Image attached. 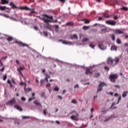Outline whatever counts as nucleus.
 <instances>
[{
	"instance_id": "nucleus-1",
	"label": "nucleus",
	"mask_w": 128,
	"mask_h": 128,
	"mask_svg": "<svg viewBox=\"0 0 128 128\" xmlns=\"http://www.w3.org/2000/svg\"><path fill=\"white\" fill-rule=\"evenodd\" d=\"M44 18H42L40 16H36V18H38L40 20H44L46 24H49V22H56V20L54 21V16H49L48 15L45 14H44Z\"/></svg>"
},
{
	"instance_id": "nucleus-2",
	"label": "nucleus",
	"mask_w": 128,
	"mask_h": 128,
	"mask_svg": "<svg viewBox=\"0 0 128 128\" xmlns=\"http://www.w3.org/2000/svg\"><path fill=\"white\" fill-rule=\"evenodd\" d=\"M120 62V58L116 57L114 59L112 57H109L107 60V64L110 66H114Z\"/></svg>"
},
{
	"instance_id": "nucleus-3",
	"label": "nucleus",
	"mask_w": 128,
	"mask_h": 128,
	"mask_svg": "<svg viewBox=\"0 0 128 128\" xmlns=\"http://www.w3.org/2000/svg\"><path fill=\"white\" fill-rule=\"evenodd\" d=\"M9 6H12V8H14L16 9L18 8L19 10H30V8L28 7V6H25L24 7H18L16 6L14 4V2H10Z\"/></svg>"
},
{
	"instance_id": "nucleus-4",
	"label": "nucleus",
	"mask_w": 128,
	"mask_h": 128,
	"mask_svg": "<svg viewBox=\"0 0 128 128\" xmlns=\"http://www.w3.org/2000/svg\"><path fill=\"white\" fill-rule=\"evenodd\" d=\"M74 114L71 116V117H70L71 120H78V113H76V112L73 110V111H72L70 113V114Z\"/></svg>"
},
{
	"instance_id": "nucleus-5",
	"label": "nucleus",
	"mask_w": 128,
	"mask_h": 128,
	"mask_svg": "<svg viewBox=\"0 0 128 128\" xmlns=\"http://www.w3.org/2000/svg\"><path fill=\"white\" fill-rule=\"evenodd\" d=\"M110 80L112 82H116V80H118V74H112L110 76Z\"/></svg>"
},
{
	"instance_id": "nucleus-6",
	"label": "nucleus",
	"mask_w": 128,
	"mask_h": 128,
	"mask_svg": "<svg viewBox=\"0 0 128 128\" xmlns=\"http://www.w3.org/2000/svg\"><path fill=\"white\" fill-rule=\"evenodd\" d=\"M106 24H109V26H114L116 25V22L112 20H106Z\"/></svg>"
},
{
	"instance_id": "nucleus-7",
	"label": "nucleus",
	"mask_w": 128,
	"mask_h": 128,
	"mask_svg": "<svg viewBox=\"0 0 128 128\" xmlns=\"http://www.w3.org/2000/svg\"><path fill=\"white\" fill-rule=\"evenodd\" d=\"M104 86H106V83L104 82H102L98 86V90L97 92H102V87Z\"/></svg>"
},
{
	"instance_id": "nucleus-8",
	"label": "nucleus",
	"mask_w": 128,
	"mask_h": 128,
	"mask_svg": "<svg viewBox=\"0 0 128 128\" xmlns=\"http://www.w3.org/2000/svg\"><path fill=\"white\" fill-rule=\"evenodd\" d=\"M15 44H18L20 46H28V44H26L20 41L16 40L15 42Z\"/></svg>"
},
{
	"instance_id": "nucleus-9",
	"label": "nucleus",
	"mask_w": 128,
	"mask_h": 128,
	"mask_svg": "<svg viewBox=\"0 0 128 128\" xmlns=\"http://www.w3.org/2000/svg\"><path fill=\"white\" fill-rule=\"evenodd\" d=\"M24 70V66H20V68H18V72H20V74L22 78H24V80H26V78H24V75H22V72H20V70Z\"/></svg>"
},
{
	"instance_id": "nucleus-10",
	"label": "nucleus",
	"mask_w": 128,
	"mask_h": 128,
	"mask_svg": "<svg viewBox=\"0 0 128 128\" xmlns=\"http://www.w3.org/2000/svg\"><path fill=\"white\" fill-rule=\"evenodd\" d=\"M114 32L115 34H124V32L120 29L114 30Z\"/></svg>"
},
{
	"instance_id": "nucleus-11",
	"label": "nucleus",
	"mask_w": 128,
	"mask_h": 128,
	"mask_svg": "<svg viewBox=\"0 0 128 128\" xmlns=\"http://www.w3.org/2000/svg\"><path fill=\"white\" fill-rule=\"evenodd\" d=\"M16 104V99L13 98L11 100L9 101L8 103V106H12Z\"/></svg>"
},
{
	"instance_id": "nucleus-12",
	"label": "nucleus",
	"mask_w": 128,
	"mask_h": 128,
	"mask_svg": "<svg viewBox=\"0 0 128 128\" xmlns=\"http://www.w3.org/2000/svg\"><path fill=\"white\" fill-rule=\"evenodd\" d=\"M36 96V93L33 92L32 93V98H30L28 99V102H32V100H36V96Z\"/></svg>"
},
{
	"instance_id": "nucleus-13",
	"label": "nucleus",
	"mask_w": 128,
	"mask_h": 128,
	"mask_svg": "<svg viewBox=\"0 0 128 128\" xmlns=\"http://www.w3.org/2000/svg\"><path fill=\"white\" fill-rule=\"evenodd\" d=\"M92 74V71L90 70V68H87L86 72V74Z\"/></svg>"
},
{
	"instance_id": "nucleus-14",
	"label": "nucleus",
	"mask_w": 128,
	"mask_h": 128,
	"mask_svg": "<svg viewBox=\"0 0 128 128\" xmlns=\"http://www.w3.org/2000/svg\"><path fill=\"white\" fill-rule=\"evenodd\" d=\"M70 38L71 40H74V38H75L76 40H78V37L76 34H74L73 35L70 36Z\"/></svg>"
},
{
	"instance_id": "nucleus-15",
	"label": "nucleus",
	"mask_w": 128,
	"mask_h": 128,
	"mask_svg": "<svg viewBox=\"0 0 128 128\" xmlns=\"http://www.w3.org/2000/svg\"><path fill=\"white\" fill-rule=\"evenodd\" d=\"M34 104L36 106H42V104L40 103L38 100L34 101Z\"/></svg>"
},
{
	"instance_id": "nucleus-16",
	"label": "nucleus",
	"mask_w": 128,
	"mask_h": 128,
	"mask_svg": "<svg viewBox=\"0 0 128 128\" xmlns=\"http://www.w3.org/2000/svg\"><path fill=\"white\" fill-rule=\"evenodd\" d=\"M14 108H16L17 110H20V112H22V107L18 106V105H15L14 106Z\"/></svg>"
},
{
	"instance_id": "nucleus-17",
	"label": "nucleus",
	"mask_w": 128,
	"mask_h": 128,
	"mask_svg": "<svg viewBox=\"0 0 128 128\" xmlns=\"http://www.w3.org/2000/svg\"><path fill=\"white\" fill-rule=\"evenodd\" d=\"M48 78H50V76L48 74H46L45 80H46V82H48Z\"/></svg>"
},
{
	"instance_id": "nucleus-18",
	"label": "nucleus",
	"mask_w": 128,
	"mask_h": 128,
	"mask_svg": "<svg viewBox=\"0 0 128 128\" xmlns=\"http://www.w3.org/2000/svg\"><path fill=\"white\" fill-rule=\"evenodd\" d=\"M12 40H14V38H12V37L10 36H8L6 38V40H8V42H12Z\"/></svg>"
},
{
	"instance_id": "nucleus-19",
	"label": "nucleus",
	"mask_w": 128,
	"mask_h": 128,
	"mask_svg": "<svg viewBox=\"0 0 128 128\" xmlns=\"http://www.w3.org/2000/svg\"><path fill=\"white\" fill-rule=\"evenodd\" d=\"M8 4V0H1L2 4Z\"/></svg>"
},
{
	"instance_id": "nucleus-20",
	"label": "nucleus",
	"mask_w": 128,
	"mask_h": 128,
	"mask_svg": "<svg viewBox=\"0 0 128 128\" xmlns=\"http://www.w3.org/2000/svg\"><path fill=\"white\" fill-rule=\"evenodd\" d=\"M118 50V47L114 45H113L111 47V50Z\"/></svg>"
},
{
	"instance_id": "nucleus-21",
	"label": "nucleus",
	"mask_w": 128,
	"mask_h": 128,
	"mask_svg": "<svg viewBox=\"0 0 128 128\" xmlns=\"http://www.w3.org/2000/svg\"><path fill=\"white\" fill-rule=\"evenodd\" d=\"M90 26H83L82 27V29L84 30H90Z\"/></svg>"
},
{
	"instance_id": "nucleus-22",
	"label": "nucleus",
	"mask_w": 128,
	"mask_h": 128,
	"mask_svg": "<svg viewBox=\"0 0 128 128\" xmlns=\"http://www.w3.org/2000/svg\"><path fill=\"white\" fill-rule=\"evenodd\" d=\"M98 76H100V74L98 72H96L94 74V78H98Z\"/></svg>"
},
{
	"instance_id": "nucleus-23",
	"label": "nucleus",
	"mask_w": 128,
	"mask_h": 128,
	"mask_svg": "<svg viewBox=\"0 0 128 128\" xmlns=\"http://www.w3.org/2000/svg\"><path fill=\"white\" fill-rule=\"evenodd\" d=\"M98 48H100V50H104V44H98Z\"/></svg>"
},
{
	"instance_id": "nucleus-24",
	"label": "nucleus",
	"mask_w": 128,
	"mask_h": 128,
	"mask_svg": "<svg viewBox=\"0 0 128 128\" xmlns=\"http://www.w3.org/2000/svg\"><path fill=\"white\" fill-rule=\"evenodd\" d=\"M102 32H104V34H106V32H108V29L106 27L105 28H103L102 29Z\"/></svg>"
},
{
	"instance_id": "nucleus-25",
	"label": "nucleus",
	"mask_w": 128,
	"mask_h": 128,
	"mask_svg": "<svg viewBox=\"0 0 128 128\" xmlns=\"http://www.w3.org/2000/svg\"><path fill=\"white\" fill-rule=\"evenodd\" d=\"M60 42H62V44H70V42H66V41H62V40H60Z\"/></svg>"
},
{
	"instance_id": "nucleus-26",
	"label": "nucleus",
	"mask_w": 128,
	"mask_h": 128,
	"mask_svg": "<svg viewBox=\"0 0 128 128\" xmlns=\"http://www.w3.org/2000/svg\"><path fill=\"white\" fill-rule=\"evenodd\" d=\"M128 92H124L122 95V98H126V96L128 95Z\"/></svg>"
},
{
	"instance_id": "nucleus-27",
	"label": "nucleus",
	"mask_w": 128,
	"mask_h": 128,
	"mask_svg": "<svg viewBox=\"0 0 128 128\" xmlns=\"http://www.w3.org/2000/svg\"><path fill=\"white\" fill-rule=\"evenodd\" d=\"M90 40L88 38H84L82 40V42H88Z\"/></svg>"
},
{
	"instance_id": "nucleus-28",
	"label": "nucleus",
	"mask_w": 128,
	"mask_h": 128,
	"mask_svg": "<svg viewBox=\"0 0 128 128\" xmlns=\"http://www.w3.org/2000/svg\"><path fill=\"white\" fill-rule=\"evenodd\" d=\"M66 24L67 26H74V23L72 22H67Z\"/></svg>"
},
{
	"instance_id": "nucleus-29",
	"label": "nucleus",
	"mask_w": 128,
	"mask_h": 128,
	"mask_svg": "<svg viewBox=\"0 0 128 128\" xmlns=\"http://www.w3.org/2000/svg\"><path fill=\"white\" fill-rule=\"evenodd\" d=\"M46 28H48V30H52V26L50 25H48V23L46 26Z\"/></svg>"
},
{
	"instance_id": "nucleus-30",
	"label": "nucleus",
	"mask_w": 128,
	"mask_h": 128,
	"mask_svg": "<svg viewBox=\"0 0 128 128\" xmlns=\"http://www.w3.org/2000/svg\"><path fill=\"white\" fill-rule=\"evenodd\" d=\"M8 83L10 84V88H12V81L10 80H8Z\"/></svg>"
},
{
	"instance_id": "nucleus-31",
	"label": "nucleus",
	"mask_w": 128,
	"mask_h": 128,
	"mask_svg": "<svg viewBox=\"0 0 128 128\" xmlns=\"http://www.w3.org/2000/svg\"><path fill=\"white\" fill-rule=\"evenodd\" d=\"M0 10H6V7L0 6Z\"/></svg>"
},
{
	"instance_id": "nucleus-32",
	"label": "nucleus",
	"mask_w": 128,
	"mask_h": 128,
	"mask_svg": "<svg viewBox=\"0 0 128 128\" xmlns=\"http://www.w3.org/2000/svg\"><path fill=\"white\" fill-rule=\"evenodd\" d=\"M30 10H31L30 11V12H31V14H38V12H36L35 11H34V8H32H32H30Z\"/></svg>"
},
{
	"instance_id": "nucleus-33",
	"label": "nucleus",
	"mask_w": 128,
	"mask_h": 128,
	"mask_svg": "<svg viewBox=\"0 0 128 128\" xmlns=\"http://www.w3.org/2000/svg\"><path fill=\"white\" fill-rule=\"evenodd\" d=\"M55 28H56V31L57 32H58L60 30V27L58 26V25H56Z\"/></svg>"
},
{
	"instance_id": "nucleus-34",
	"label": "nucleus",
	"mask_w": 128,
	"mask_h": 128,
	"mask_svg": "<svg viewBox=\"0 0 128 128\" xmlns=\"http://www.w3.org/2000/svg\"><path fill=\"white\" fill-rule=\"evenodd\" d=\"M121 10H126V12L127 10H128V7L123 6L122 8H121Z\"/></svg>"
},
{
	"instance_id": "nucleus-35",
	"label": "nucleus",
	"mask_w": 128,
	"mask_h": 128,
	"mask_svg": "<svg viewBox=\"0 0 128 128\" xmlns=\"http://www.w3.org/2000/svg\"><path fill=\"white\" fill-rule=\"evenodd\" d=\"M116 42L117 44H122V41H120V38H117Z\"/></svg>"
},
{
	"instance_id": "nucleus-36",
	"label": "nucleus",
	"mask_w": 128,
	"mask_h": 128,
	"mask_svg": "<svg viewBox=\"0 0 128 128\" xmlns=\"http://www.w3.org/2000/svg\"><path fill=\"white\" fill-rule=\"evenodd\" d=\"M111 38H112V40H113L114 42L116 40V36H114V34H112Z\"/></svg>"
},
{
	"instance_id": "nucleus-37",
	"label": "nucleus",
	"mask_w": 128,
	"mask_h": 128,
	"mask_svg": "<svg viewBox=\"0 0 128 128\" xmlns=\"http://www.w3.org/2000/svg\"><path fill=\"white\" fill-rule=\"evenodd\" d=\"M43 34L44 36H48V32L46 31L44 32Z\"/></svg>"
},
{
	"instance_id": "nucleus-38",
	"label": "nucleus",
	"mask_w": 128,
	"mask_h": 128,
	"mask_svg": "<svg viewBox=\"0 0 128 128\" xmlns=\"http://www.w3.org/2000/svg\"><path fill=\"white\" fill-rule=\"evenodd\" d=\"M60 90V88L58 86H56L55 88H54V92H58Z\"/></svg>"
},
{
	"instance_id": "nucleus-39",
	"label": "nucleus",
	"mask_w": 128,
	"mask_h": 128,
	"mask_svg": "<svg viewBox=\"0 0 128 128\" xmlns=\"http://www.w3.org/2000/svg\"><path fill=\"white\" fill-rule=\"evenodd\" d=\"M104 68L106 70H110V67L108 66H104Z\"/></svg>"
},
{
	"instance_id": "nucleus-40",
	"label": "nucleus",
	"mask_w": 128,
	"mask_h": 128,
	"mask_svg": "<svg viewBox=\"0 0 128 128\" xmlns=\"http://www.w3.org/2000/svg\"><path fill=\"white\" fill-rule=\"evenodd\" d=\"M84 24H90V20L84 19Z\"/></svg>"
},
{
	"instance_id": "nucleus-41",
	"label": "nucleus",
	"mask_w": 128,
	"mask_h": 128,
	"mask_svg": "<svg viewBox=\"0 0 128 128\" xmlns=\"http://www.w3.org/2000/svg\"><path fill=\"white\" fill-rule=\"evenodd\" d=\"M23 120H26V118H30V116H22Z\"/></svg>"
},
{
	"instance_id": "nucleus-42",
	"label": "nucleus",
	"mask_w": 128,
	"mask_h": 128,
	"mask_svg": "<svg viewBox=\"0 0 128 128\" xmlns=\"http://www.w3.org/2000/svg\"><path fill=\"white\" fill-rule=\"evenodd\" d=\"M89 46H90V48H92L94 49L95 46L94 45H93L92 44H89Z\"/></svg>"
},
{
	"instance_id": "nucleus-43",
	"label": "nucleus",
	"mask_w": 128,
	"mask_h": 128,
	"mask_svg": "<svg viewBox=\"0 0 128 128\" xmlns=\"http://www.w3.org/2000/svg\"><path fill=\"white\" fill-rule=\"evenodd\" d=\"M72 104H76V100H73L71 101Z\"/></svg>"
},
{
	"instance_id": "nucleus-44",
	"label": "nucleus",
	"mask_w": 128,
	"mask_h": 128,
	"mask_svg": "<svg viewBox=\"0 0 128 128\" xmlns=\"http://www.w3.org/2000/svg\"><path fill=\"white\" fill-rule=\"evenodd\" d=\"M41 96L42 98H46V94H44V92H43L42 94H41Z\"/></svg>"
},
{
	"instance_id": "nucleus-45",
	"label": "nucleus",
	"mask_w": 128,
	"mask_h": 128,
	"mask_svg": "<svg viewBox=\"0 0 128 128\" xmlns=\"http://www.w3.org/2000/svg\"><path fill=\"white\" fill-rule=\"evenodd\" d=\"M40 86H42V84L44 82V80L43 79H42L40 81Z\"/></svg>"
},
{
	"instance_id": "nucleus-46",
	"label": "nucleus",
	"mask_w": 128,
	"mask_h": 128,
	"mask_svg": "<svg viewBox=\"0 0 128 128\" xmlns=\"http://www.w3.org/2000/svg\"><path fill=\"white\" fill-rule=\"evenodd\" d=\"M46 88H50V84L48 83L46 85Z\"/></svg>"
},
{
	"instance_id": "nucleus-47",
	"label": "nucleus",
	"mask_w": 128,
	"mask_h": 128,
	"mask_svg": "<svg viewBox=\"0 0 128 128\" xmlns=\"http://www.w3.org/2000/svg\"><path fill=\"white\" fill-rule=\"evenodd\" d=\"M110 120V117L107 118L105 120L104 122H108Z\"/></svg>"
},
{
	"instance_id": "nucleus-48",
	"label": "nucleus",
	"mask_w": 128,
	"mask_h": 128,
	"mask_svg": "<svg viewBox=\"0 0 128 128\" xmlns=\"http://www.w3.org/2000/svg\"><path fill=\"white\" fill-rule=\"evenodd\" d=\"M120 100H122V97L120 96L118 98V103H117L118 104V103L120 102Z\"/></svg>"
},
{
	"instance_id": "nucleus-49",
	"label": "nucleus",
	"mask_w": 128,
	"mask_h": 128,
	"mask_svg": "<svg viewBox=\"0 0 128 128\" xmlns=\"http://www.w3.org/2000/svg\"><path fill=\"white\" fill-rule=\"evenodd\" d=\"M6 80V75H4L3 77V80Z\"/></svg>"
},
{
	"instance_id": "nucleus-50",
	"label": "nucleus",
	"mask_w": 128,
	"mask_h": 128,
	"mask_svg": "<svg viewBox=\"0 0 128 128\" xmlns=\"http://www.w3.org/2000/svg\"><path fill=\"white\" fill-rule=\"evenodd\" d=\"M44 116H46V110H44Z\"/></svg>"
},
{
	"instance_id": "nucleus-51",
	"label": "nucleus",
	"mask_w": 128,
	"mask_h": 128,
	"mask_svg": "<svg viewBox=\"0 0 128 128\" xmlns=\"http://www.w3.org/2000/svg\"><path fill=\"white\" fill-rule=\"evenodd\" d=\"M21 100H23V102H26V98H24V97H22V98H21Z\"/></svg>"
},
{
	"instance_id": "nucleus-52",
	"label": "nucleus",
	"mask_w": 128,
	"mask_h": 128,
	"mask_svg": "<svg viewBox=\"0 0 128 128\" xmlns=\"http://www.w3.org/2000/svg\"><path fill=\"white\" fill-rule=\"evenodd\" d=\"M0 64L1 66H4V64H2V59H0Z\"/></svg>"
},
{
	"instance_id": "nucleus-53",
	"label": "nucleus",
	"mask_w": 128,
	"mask_h": 128,
	"mask_svg": "<svg viewBox=\"0 0 128 128\" xmlns=\"http://www.w3.org/2000/svg\"><path fill=\"white\" fill-rule=\"evenodd\" d=\"M114 88H120V86L118 85H114Z\"/></svg>"
},
{
	"instance_id": "nucleus-54",
	"label": "nucleus",
	"mask_w": 128,
	"mask_h": 128,
	"mask_svg": "<svg viewBox=\"0 0 128 128\" xmlns=\"http://www.w3.org/2000/svg\"><path fill=\"white\" fill-rule=\"evenodd\" d=\"M24 84H26V83L24 82H21L20 83V86H24Z\"/></svg>"
},
{
	"instance_id": "nucleus-55",
	"label": "nucleus",
	"mask_w": 128,
	"mask_h": 128,
	"mask_svg": "<svg viewBox=\"0 0 128 128\" xmlns=\"http://www.w3.org/2000/svg\"><path fill=\"white\" fill-rule=\"evenodd\" d=\"M0 70L1 72H4V66H3Z\"/></svg>"
},
{
	"instance_id": "nucleus-56",
	"label": "nucleus",
	"mask_w": 128,
	"mask_h": 128,
	"mask_svg": "<svg viewBox=\"0 0 128 128\" xmlns=\"http://www.w3.org/2000/svg\"><path fill=\"white\" fill-rule=\"evenodd\" d=\"M3 16H4V18H10V16H8V15H6V14H4L3 15Z\"/></svg>"
},
{
	"instance_id": "nucleus-57",
	"label": "nucleus",
	"mask_w": 128,
	"mask_h": 128,
	"mask_svg": "<svg viewBox=\"0 0 128 128\" xmlns=\"http://www.w3.org/2000/svg\"><path fill=\"white\" fill-rule=\"evenodd\" d=\"M59 1L63 3L66 2V0H59Z\"/></svg>"
},
{
	"instance_id": "nucleus-58",
	"label": "nucleus",
	"mask_w": 128,
	"mask_h": 128,
	"mask_svg": "<svg viewBox=\"0 0 128 128\" xmlns=\"http://www.w3.org/2000/svg\"><path fill=\"white\" fill-rule=\"evenodd\" d=\"M56 124H60V121L58 120H56Z\"/></svg>"
},
{
	"instance_id": "nucleus-59",
	"label": "nucleus",
	"mask_w": 128,
	"mask_h": 128,
	"mask_svg": "<svg viewBox=\"0 0 128 128\" xmlns=\"http://www.w3.org/2000/svg\"><path fill=\"white\" fill-rule=\"evenodd\" d=\"M108 94H110V96H114V92H110L108 93Z\"/></svg>"
},
{
	"instance_id": "nucleus-60",
	"label": "nucleus",
	"mask_w": 128,
	"mask_h": 128,
	"mask_svg": "<svg viewBox=\"0 0 128 128\" xmlns=\"http://www.w3.org/2000/svg\"><path fill=\"white\" fill-rule=\"evenodd\" d=\"M118 16H114V20H118Z\"/></svg>"
},
{
	"instance_id": "nucleus-61",
	"label": "nucleus",
	"mask_w": 128,
	"mask_h": 128,
	"mask_svg": "<svg viewBox=\"0 0 128 128\" xmlns=\"http://www.w3.org/2000/svg\"><path fill=\"white\" fill-rule=\"evenodd\" d=\"M79 88L78 86V84H76L74 86V88Z\"/></svg>"
},
{
	"instance_id": "nucleus-62",
	"label": "nucleus",
	"mask_w": 128,
	"mask_h": 128,
	"mask_svg": "<svg viewBox=\"0 0 128 128\" xmlns=\"http://www.w3.org/2000/svg\"><path fill=\"white\" fill-rule=\"evenodd\" d=\"M102 20V17H98V20Z\"/></svg>"
},
{
	"instance_id": "nucleus-63",
	"label": "nucleus",
	"mask_w": 128,
	"mask_h": 128,
	"mask_svg": "<svg viewBox=\"0 0 128 128\" xmlns=\"http://www.w3.org/2000/svg\"><path fill=\"white\" fill-rule=\"evenodd\" d=\"M58 98H60V100H62V96H58Z\"/></svg>"
},
{
	"instance_id": "nucleus-64",
	"label": "nucleus",
	"mask_w": 128,
	"mask_h": 128,
	"mask_svg": "<svg viewBox=\"0 0 128 128\" xmlns=\"http://www.w3.org/2000/svg\"><path fill=\"white\" fill-rule=\"evenodd\" d=\"M16 62L18 64H20V61H18V60H16Z\"/></svg>"
}]
</instances>
